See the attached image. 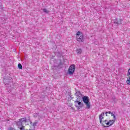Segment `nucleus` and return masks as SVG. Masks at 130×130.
<instances>
[{"label":"nucleus","mask_w":130,"mask_h":130,"mask_svg":"<svg viewBox=\"0 0 130 130\" xmlns=\"http://www.w3.org/2000/svg\"><path fill=\"white\" fill-rule=\"evenodd\" d=\"M75 103V106L76 107H83V105L81 103V102H79L78 101H75L74 102Z\"/></svg>","instance_id":"obj_5"},{"label":"nucleus","mask_w":130,"mask_h":130,"mask_svg":"<svg viewBox=\"0 0 130 130\" xmlns=\"http://www.w3.org/2000/svg\"><path fill=\"white\" fill-rule=\"evenodd\" d=\"M75 95L77 96V99H81L83 97L82 95L81 94V92H80L79 91H77L76 92Z\"/></svg>","instance_id":"obj_7"},{"label":"nucleus","mask_w":130,"mask_h":130,"mask_svg":"<svg viewBox=\"0 0 130 130\" xmlns=\"http://www.w3.org/2000/svg\"><path fill=\"white\" fill-rule=\"evenodd\" d=\"M44 13H46V14H48V11L46 9H44L43 10Z\"/></svg>","instance_id":"obj_16"},{"label":"nucleus","mask_w":130,"mask_h":130,"mask_svg":"<svg viewBox=\"0 0 130 130\" xmlns=\"http://www.w3.org/2000/svg\"><path fill=\"white\" fill-rule=\"evenodd\" d=\"M82 100L84 103L86 105V109H90L91 108V103L89 97L84 96L82 98Z\"/></svg>","instance_id":"obj_2"},{"label":"nucleus","mask_w":130,"mask_h":130,"mask_svg":"<svg viewBox=\"0 0 130 130\" xmlns=\"http://www.w3.org/2000/svg\"><path fill=\"white\" fill-rule=\"evenodd\" d=\"M104 118V112H103L101 114L99 115V119L100 123H102V119Z\"/></svg>","instance_id":"obj_8"},{"label":"nucleus","mask_w":130,"mask_h":130,"mask_svg":"<svg viewBox=\"0 0 130 130\" xmlns=\"http://www.w3.org/2000/svg\"><path fill=\"white\" fill-rule=\"evenodd\" d=\"M4 83L5 84V85H8L10 83V81H9L7 79H4Z\"/></svg>","instance_id":"obj_10"},{"label":"nucleus","mask_w":130,"mask_h":130,"mask_svg":"<svg viewBox=\"0 0 130 130\" xmlns=\"http://www.w3.org/2000/svg\"><path fill=\"white\" fill-rule=\"evenodd\" d=\"M37 123H38L37 122H35V123H33V126H35L37 125Z\"/></svg>","instance_id":"obj_18"},{"label":"nucleus","mask_w":130,"mask_h":130,"mask_svg":"<svg viewBox=\"0 0 130 130\" xmlns=\"http://www.w3.org/2000/svg\"><path fill=\"white\" fill-rule=\"evenodd\" d=\"M127 76V77H130V68L128 70Z\"/></svg>","instance_id":"obj_17"},{"label":"nucleus","mask_w":130,"mask_h":130,"mask_svg":"<svg viewBox=\"0 0 130 130\" xmlns=\"http://www.w3.org/2000/svg\"><path fill=\"white\" fill-rule=\"evenodd\" d=\"M126 83L127 85H130V77L127 78Z\"/></svg>","instance_id":"obj_13"},{"label":"nucleus","mask_w":130,"mask_h":130,"mask_svg":"<svg viewBox=\"0 0 130 130\" xmlns=\"http://www.w3.org/2000/svg\"><path fill=\"white\" fill-rule=\"evenodd\" d=\"M104 123H105V124H107V125H109V121L108 120V119H107L106 120H105V121H104Z\"/></svg>","instance_id":"obj_11"},{"label":"nucleus","mask_w":130,"mask_h":130,"mask_svg":"<svg viewBox=\"0 0 130 130\" xmlns=\"http://www.w3.org/2000/svg\"><path fill=\"white\" fill-rule=\"evenodd\" d=\"M26 118L20 119L17 122L18 128H20V130H25V126L23 125V123L26 122Z\"/></svg>","instance_id":"obj_1"},{"label":"nucleus","mask_w":130,"mask_h":130,"mask_svg":"<svg viewBox=\"0 0 130 130\" xmlns=\"http://www.w3.org/2000/svg\"><path fill=\"white\" fill-rule=\"evenodd\" d=\"M110 114L111 116H113V118L114 119H116V117L115 116V115L114 114V112H106V116H107V114Z\"/></svg>","instance_id":"obj_6"},{"label":"nucleus","mask_w":130,"mask_h":130,"mask_svg":"<svg viewBox=\"0 0 130 130\" xmlns=\"http://www.w3.org/2000/svg\"><path fill=\"white\" fill-rule=\"evenodd\" d=\"M2 8H3V7L2 6H1L0 9H2Z\"/></svg>","instance_id":"obj_19"},{"label":"nucleus","mask_w":130,"mask_h":130,"mask_svg":"<svg viewBox=\"0 0 130 130\" xmlns=\"http://www.w3.org/2000/svg\"><path fill=\"white\" fill-rule=\"evenodd\" d=\"M115 120H116V119H114L113 120H109V122L110 123L109 125H112V124L115 122Z\"/></svg>","instance_id":"obj_9"},{"label":"nucleus","mask_w":130,"mask_h":130,"mask_svg":"<svg viewBox=\"0 0 130 130\" xmlns=\"http://www.w3.org/2000/svg\"><path fill=\"white\" fill-rule=\"evenodd\" d=\"M75 70H76V66L75 64L70 66L68 70V73L69 75H74V73H75Z\"/></svg>","instance_id":"obj_4"},{"label":"nucleus","mask_w":130,"mask_h":130,"mask_svg":"<svg viewBox=\"0 0 130 130\" xmlns=\"http://www.w3.org/2000/svg\"><path fill=\"white\" fill-rule=\"evenodd\" d=\"M77 54H81V53H82V49H77Z\"/></svg>","instance_id":"obj_12"},{"label":"nucleus","mask_w":130,"mask_h":130,"mask_svg":"<svg viewBox=\"0 0 130 130\" xmlns=\"http://www.w3.org/2000/svg\"><path fill=\"white\" fill-rule=\"evenodd\" d=\"M121 21H122V20L120 19L119 21L115 22V23L117 24V25H120L121 24Z\"/></svg>","instance_id":"obj_15"},{"label":"nucleus","mask_w":130,"mask_h":130,"mask_svg":"<svg viewBox=\"0 0 130 130\" xmlns=\"http://www.w3.org/2000/svg\"><path fill=\"white\" fill-rule=\"evenodd\" d=\"M18 68L19 69V70H22L23 69V66H22V64L21 63H19L18 64Z\"/></svg>","instance_id":"obj_14"},{"label":"nucleus","mask_w":130,"mask_h":130,"mask_svg":"<svg viewBox=\"0 0 130 130\" xmlns=\"http://www.w3.org/2000/svg\"><path fill=\"white\" fill-rule=\"evenodd\" d=\"M76 38L78 42H84V36L82 32L78 31L77 32Z\"/></svg>","instance_id":"obj_3"}]
</instances>
